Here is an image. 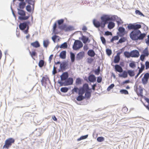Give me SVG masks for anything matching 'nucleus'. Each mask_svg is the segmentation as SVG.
Masks as SVG:
<instances>
[{"label":"nucleus","mask_w":149,"mask_h":149,"mask_svg":"<svg viewBox=\"0 0 149 149\" xmlns=\"http://www.w3.org/2000/svg\"><path fill=\"white\" fill-rule=\"evenodd\" d=\"M146 35L145 33H141L139 30H133L130 34V38L134 40H142Z\"/></svg>","instance_id":"nucleus-1"},{"label":"nucleus","mask_w":149,"mask_h":149,"mask_svg":"<svg viewBox=\"0 0 149 149\" xmlns=\"http://www.w3.org/2000/svg\"><path fill=\"white\" fill-rule=\"evenodd\" d=\"M18 14L19 15L18 17V19L21 20H26L28 19L30 17V15L26 16V12L20 9H18Z\"/></svg>","instance_id":"nucleus-2"},{"label":"nucleus","mask_w":149,"mask_h":149,"mask_svg":"<svg viewBox=\"0 0 149 149\" xmlns=\"http://www.w3.org/2000/svg\"><path fill=\"white\" fill-rule=\"evenodd\" d=\"M15 142V140L13 138H10L8 139L5 141V144L3 146V148L8 149Z\"/></svg>","instance_id":"nucleus-3"},{"label":"nucleus","mask_w":149,"mask_h":149,"mask_svg":"<svg viewBox=\"0 0 149 149\" xmlns=\"http://www.w3.org/2000/svg\"><path fill=\"white\" fill-rule=\"evenodd\" d=\"M102 25L105 26V24L108 23V21H112V16L110 17L108 15H104L101 17Z\"/></svg>","instance_id":"nucleus-4"},{"label":"nucleus","mask_w":149,"mask_h":149,"mask_svg":"<svg viewBox=\"0 0 149 149\" xmlns=\"http://www.w3.org/2000/svg\"><path fill=\"white\" fill-rule=\"evenodd\" d=\"M83 46V43L80 41L76 40H75L74 43L72 48L74 50H77L81 48Z\"/></svg>","instance_id":"nucleus-5"},{"label":"nucleus","mask_w":149,"mask_h":149,"mask_svg":"<svg viewBox=\"0 0 149 149\" xmlns=\"http://www.w3.org/2000/svg\"><path fill=\"white\" fill-rule=\"evenodd\" d=\"M141 26L140 24H137L136 23L130 24L127 26V28L129 30L133 29L134 30H139L140 29Z\"/></svg>","instance_id":"nucleus-6"},{"label":"nucleus","mask_w":149,"mask_h":149,"mask_svg":"<svg viewBox=\"0 0 149 149\" xmlns=\"http://www.w3.org/2000/svg\"><path fill=\"white\" fill-rule=\"evenodd\" d=\"M58 27L61 29L64 30L66 31H71L74 29L73 26H67L66 24L59 26Z\"/></svg>","instance_id":"nucleus-7"},{"label":"nucleus","mask_w":149,"mask_h":149,"mask_svg":"<svg viewBox=\"0 0 149 149\" xmlns=\"http://www.w3.org/2000/svg\"><path fill=\"white\" fill-rule=\"evenodd\" d=\"M90 90L91 89L89 88L88 84L85 83L83 85L82 87L79 88V91L81 92V93L84 94L85 91Z\"/></svg>","instance_id":"nucleus-8"},{"label":"nucleus","mask_w":149,"mask_h":149,"mask_svg":"<svg viewBox=\"0 0 149 149\" xmlns=\"http://www.w3.org/2000/svg\"><path fill=\"white\" fill-rule=\"evenodd\" d=\"M73 82V79L72 78H70L68 79L67 80L65 81L64 83H63L61 82H59V83L60 84L61 86H68L72 84Z\"/></svg>","instance_id":"nucleus-9"},{"label":"nucleus","mask_w":149,"mask_h":149,"mask_svg":"<svg viewBox=\"0 0 149 149\" xmlns=\"http://www.w3.org/2000/svg\"><path fill=\"white\" fill-rule=\"evenodd\" d=\"M112 21H116L118 26L122 24L123 23V22L121 19L116 15L112 16Z\"/></svg>","instance_id":"nucleus-10"},{"label":"nucleus","mask_w":149,"mask_h":149,"mask_svg":"<svg viewBox=\"0 0 149 149\" xmlns=\"http://www.w3.org/2000/svg\"><path fill=\"white\" fill-rule=\"evenodd\" d=\"M30 24V22L29 21H27L21 23L19 25V28L20 30H24Z\"/></svg>","instance_id":"nucleus-11"},{"label":"nucleus","mask_w":149,"mask_h":149,"mask_svg":"<svg viewBox=\"0 0 149 149\" xmlns=\"http://www.w3.org/2000/svg\"><path fill=\"white\" fill-rule=\"evenodd\" d=\"M149 78V74L148 73H146L144 77L142 79V82L143 84H146L148 83Z\"/></svg>","instance_id":"nucleus-12"},{"label":"nucleus","mask_w":149,"mask_h":149,"mask_svg":"<svg viewBox=\"0 0 149 149\" xmlns=\"http://www.w3.org/2000/svg\"><path fill=\"white\" fill-rule=\"evenodd\" d=\"M93 24L94 26L97 28H99L101 27L102 28H104V26L102 25V23L94 19L93 20Z\"/></svg>","instance_id":"nucleus-13"},{"label":"nucleus","mask_w":149,"mask_h":149,"mask_svg":"<svg viewBox=\"0 0 149 149\" xmlns=\"http://www.w3.org/2000/svg\"><path fill=\"white\" fill-rule=\"evenodd\" d=\"M132 57L137 58L139 56V52L136 50H133L131 52Z\"/></svg>","instance_id":"nucleus-14"},{"label":"nucleus","mask_w":149,"mask_h":149,"mask_svg":"<svg viewBox=\"0 0 149 149\" xmlns=\"http://www.w3.org/2000/svg\"><path fill=\"white\" fill-rule=\"evenodd\" d=\"M85 56V53L83 51H81L79 52L77 55L76 58L78 60L82 59Z\"/></svg>","instance_id":"nucleus-15"},{"label":"nucleus","mask_w":149,"mask_h":149,"mask_svg":"<svg viewBox=\"0 0 149 149\" xmlns=\"http://www.w3.org/2000/svg\"><path fill=\"white\" fill-rule=\"evenodd\" d=\"M68 77V74L67 72L63 73L61 76V81L66 80Z\"/></svg>","instance_id":"nucleus-16"},{"label":"nucleus","mask_w":149,"mask_h":149,"mask_svg":"<svg viewBox=\"0 0 149 149\" xmlns=\"http://www.w3.org/2000/svg\"><path fill=\"white\" fill-rule=\"evenodd\" d=\"M136 91L138 95L142 96L143 89L141 86H139V87L136 88Z\"/></svg>","instance_id":"nucleus-17"},{"label":"nucleus","mask_w":149,"mask_h":149,"mask_svg":"<svg viewBox=\"0 0 149 149\" xmlns=\"http://www.w3.org/2000/svg\"><path fill=\"white\" fill-rule=\"evenodd\" d=\"M78 94L79 95L76 98V100L77 101H81L85 99L84 96H83L84 93H81V92L79 91Z\"/></svg>","instance_id":"nucleus-18"},{"label":"nucleus","mask_w":149,"mask_h":149,"mask_svg":"<svg viewBox=\"0 0 149 149\" xmlns=\"http://www.w3.org/2000/svg\"><path fill=\"white\" fill-rule=\"evenodd\" d=\"M115 69L116 71L120 73L123 72V70L122 68L118 65H115Z\"/></svg>","instance_id":"nucleus-19"},{"label":"nucleus","mask_w":149,"mask_h":149,"mask_svg":"<svg viewBox=\"0 0 149 149\" xmlns=\"http://www.w3.org/2000/svg\"><path fill=\"white\" fill-rule=\"evenodd\" d=\"M88 79L90 82H93L96 81V78L93 74H91L89 76Z\"/></svg>","instance_id":"nucleus-20"},{"label":"nucleus","mask_w":149,"mask_h":149,"mask_svg":"<svg viewBox=\"0 0 149 149\" xmlns=\"http://www.w3.org/2000/svg\"><path fill=\"white\" fill-rule=\"evenodd\" d=\"M91 91H88L85 92V98L89 99L91 96Z\"/></svg>","instance_id":"nucleus-21"},{"label":"nucleus","mask_w":149,"mask_h":149,"mask_svg":"<svg viewBox=\"0 0 149 149\" xmlns=\"http://www.w3.org/2000/svg\"><path fill=\"white\" fill-rule=\"evenodd\" d=\"M120 53H118L115 56L114 61V62L115 63H118L119 62L120 60Z\"/></svg>","instance_id":"nucleus-22"},{"label":"nucleus","mask_w":149,"mask_h":149,"mask_svg":"<svg viewBox=\"0 0 149 149\" xmlns=\"http://www.w3.org/2000/svg\"><path fill=\"white\" fill-rule=\"evenodd\" d=\"M31 45L35 48H38L40 46V45L38 41H36L34 42H32L31 44Z\"/></svg>","instance_id":"nucleus-23"},{"label":"nucleus","mask_w":149,"mask_h":149,"mask_svg":"<svg viewBox=\"0 0 149 149\" xmlns=\"http://www.w3.org/2000/svg\"><path fill=\"white\" fill-rule=\"evenodd\" d=\"M127 72L124 71L122 74H118L119 77H122L124 78H126L127 77Z\"/></svg>","instance_id":"nucleus-24"},{"label":"nucleus","mask_w":149,"mask_h":149,"mask_svg":"<svg viewBox=\"0 0 149 149\" xmlns=\"http://www.w3.org/2000/svg\"><path fill=\"white\" fill-rule=\"evenodd\" d=\"M88 55L90 57H93L95 55V53L94 51L92 49L89 50L87 53Z\"/></svg>","instance_id":"nucleus-25"},{"label":"nucleus","mask_w":149,"mask_h":149,"mask_svg":"<svg viewBox=\"0 0 149 149\" xmlns=\"http://www.w3.org/2000/svg\"><path fill=\"white\" fill-rule=\"evenodd\" d=\"M66 52L65 51H63L61 52L59 55L60 58L63 59H65L66 58Z\"/></svg>","instance_id":"nucleus-26"},{"label":"nucleus","mask_w":149,"mask_h":149,"mask_svg":"<svg viewBox=\"0 0 149 149\" xmlns=\"http://www.w3.org/2000/svg\"><path fill=\"white\" fill-rule=\"evenodd\" d=\"M26 3L23 1V2H21L19 3V7L20 9H23L26 6Z\"/></svg>","instance_id":"nucleus-27"},{"label":"nucleus","mask_w":149,"mask_h":149,"mask_svg":"<svg viewBox=\"0 0 149 149\" xmlns=\"http://www.w3.org/2000/svg\"><path fill=\"white\" fill-rule=\"evenodd\" d=\"M115 23L112 22H110L109 23L108 25V27L109 29H113L115 26Z\"/></svg>","instance_id":"nucleus-28"},{"label":"nucleus","mask_w":149,"mask_h":149,"mask_svg":"<svg viewBox=\"0 0 149 149\" xmlns=\"http://www.w3.org/2000/svg\"><path fill=\"white\" fill-rule=\"evenodd\" d=\"M29 53L30 55L33 59L35 60L34 58V57L37 55V53L35 51L31 52L30 51V50H29Z\"/></svg>","instance_id":"nucleus-29"},{"label":"nucleus","mask_w":149,"mask_h":149,"mask_svg":"<svg viewBox=\"0 0 149 149\" xmlns=\"http://www.w3.org/2000/svg\"><path fill=\"white\" fill-rule=\"evenodd\" d=\"M127 73L130 77H133L135 75V72L134 70H127Z\"/></svg>","instance_id":"nucleus-30"},{"label":"nucleus","mask_w":149,"mask_h":149,"mask_svg":"<svg viewBox=\"0 0 149 149\" xmlns=\"http://www.w3.org/2000/svg\"><path fill=\"white\" fill-rule=\"evenodd\" d=\"M57 27V24L56 22L53 25V32L56 34H58V33L56 31V28Z\"/></svg>","instance_id":"nucleus-31"},{"label":"nucleus","mask_w":149,"mask_h":149,"mask_svg":"<svg viewBox=\"0 0 149 149\" xmlns=\"http://www.w3.org/2000/svg\"><path fill=\"white\" fill-rule=\"evenodd\" d=\"M125 29L123 27H120L118 29V31L120 33L123 35L125 34Z\"/></svg>","instance_id":"nucleus-32"},{"label":"nucleus","mask_w":149,"mask_h":149,"mask_svg":"<svg viewBox=\"0 0 149 149\" xmlns=\"http://www.w3.org/2000/svg\"><path fill=\"white\" fill-rule=\"evenodd\" d=\"M81 40L84 43L86 44L87 43L88 40V38L86 37V36H83L82 37Z\"/></svg>","instance_id":"nucleus-33"},{"label":"nucleus","mask_w":149,"mask_h":149,"mask_svg":"<svg viewBox=\"0 0 149 149\" xmlns=\"http://www.w3.org/2000/svg\"><path fill=\"white\" fill-rule=\"evenodd\" d=\"M124 54L127 58L131 57V52H129L127 51L125 52L124 53Z\"/></svg>","instance_id":"nucleus-34"},{"label":"nucleus","mask_w":149,"mask_h":149,"mask_svg":"<svg viewBox=\"0 0 149 149\" xmlns=\"http://www.w3.org/2000/svg\"><path fill=\"white\" fill-rule=\"evenodd\" d=\"M49 80V79L48 78H46L45 77H42L41 82V84L42 85H43L44 83H45L47 81Z\"/></svg>","instance_id":"nucleus-35"},{"label":"nucleus","mask_w":149,"mask_h":149,"mask_svg":"<svg viewBox=\"0 0 149 149\" xmlns=\"http://www.w3.org/2000/svg\"><path fill=\"white\" fill-rule=\"evenodd\" d=\"M143 55L146 56H148L149 55L148 49L147 48H145L143 51Z\"/></svg>","instance_id":"nucleus-36"},{"label":"nucleus","mask_w":149,"mask_h":149,"mask_svg":"<svg viewBox=\"0 0 149 149\" xmlns=\"http://www.w3.org/2000/svg\"><path fill=\"white\" fill-rule=\"evenodd\" d=\"M49 44V42L48 40H45L43 41V44L44 46L45 47H47Z\"/></svg>","instance_id":"nucleus-37"},{"label":"nucleus","mask_w":149,"mask_h":149,"mask_svg":"<svg viewBox=\"0 0 149 149\" xmlns=\"http://www.w3.org/2000/svg\"><path fill=\"white\" fill-rule=\"evenodd\" d=\"M141 67L140 68L139 67H138V68L139 69V71L142 73L143 70L144 69L145 65L142 63H141Z\"/></svg>","instance_id":"nucleus-38"},{"label":"nucleus","mask_w":149,"mask_h":149,"mask_svg":"<svg viewBox=\"0 0 149 149\" xmlns=\"http://www.w3.org/2000/svg\"><path fill=\"white\" fill-rule=\"evenodd\" d=\"M45 63L44 61L42 60H40L38 63V65L40 68L42 67L44 65Z\"/></svg>","instance_id":"nucleus-39"},{"label":"nucleus","mask_w":149,"mask_h":149,"mask_svg":"<svg viewBox=\"0 0 149 149\" xmlns=\"http://www.w3.org/2000/svg\"><path fill=\"white\" fill-rule=\"evenodd\" d=\"M129 65L130 67L133 69L134 68L136 67L135 62L134 61H132L130 63Z\"/></svg>","instance_id":"nucleus-40"},{"label":"nucleus","mask_w":149,"mask_h":149,"mask_svg":"<svg viewBox=\"0 0 149 149\" xmlns=\"http://www.w3.org/2000/svg\"><path fill=\"white\" fill-rule=\"evenodd\" d=\"M79 89L77 87H74L71 91L72 93V94H74V92L77 93L79 92Z\"/></svg>","instance_id":"nucleus-41"},{"label":"nucleus","mask_w":149,"mask_h":149,"mask_svg":"<svg viewBox=\"0 0 149 149\" xmlns=\"http://www.w3.org/2000/svg\"><path fill=\"white\" fill-rule=\"evenodd\" d=\"M60 90L61 92L63 93H66L68 90V88L67 87H62L61 88Z\"/></svg>","instance_id":"nucleus-42"},{"label":"nucleus","mask_w":149,"mask_h":149,"mask_svg":"<svg viewBox=\"0 0 149 149\" xmlns=\"http://www.w3.org/2000/svg\"><path fill=\"white\" fill-rule=\"evenodd\" d=\"M81 80L80 78H77L76 81V84L77 85H80L81 84Z\"/></svg>","instance_id":"nucleus-43"},{"label":"nucleus","mask_w":149,"mask_h":149,"mask_svg":"<svg viewBox=\"0 0 149 149\" xmlns=\"http://www.w3.org/2000/svg\"><path fill=\"white\" fill-rule=\"evenodd\" d=\"M70 58L72 62H74L75 60V55L72 52L70 53Z\"/></svg>","instance_id":"nucleus-44"},{"label":"nucleus","mask_w":149,"mask_h":149,"mask_svg":"<svg viewBox=\"0 0 149 149\" xmlns=\"http://www.w3.org/2000/svg\"><path fill=\"white\" fill-rule=\"evenodd\" d=\"M88 137V135L81 136L79 138L77 139L78 141H80L81 140L84 139H86Z\"/></svg>","instance_id":"nucleus-45"},{"label":"nucleus","mask_w":149,"mask_h":149,"mask_svg":"<svg viewBox=\"0 0 149 149\" xmlns=\"http://www.w3.org/2000/svg\"><path fill=\"white\" fill-rule=\"evenodd\" d=\"M120 93L122 94H124L125 95H127L128 94V91L125 89H122L120 91Z\"/></svg>","instance_id":"nucleus-46"},{"label":"nucleus","mask_w":149,"mask_h":149,"mask_svg":"<svg viewBox=\"0 0 149 149\" xmlns=\"http://www.w3.org/2000/svg\"><path fill=\"white\" fill-rule=\"evenodd\" d=\"M93 60V59L91 58H88L87 59V62L89 64L91 63Z\"/></svg>","instance_id":"nucleus-47"},{"label":"nucleus","mask_w":149,"mask_h":149,"mask_svg":"<svg viewBox=\"0 0 149 149\" xmlns=\"http://www.w3.org/2000/svg\"><path fill=\"white\" fill-rule=\"evenodd\" d=\"M64 22V20L63 19H61L57 20V22L58 24L59 25V26H60V25L63 24Z\"/></svg>","instance_id":"nucleus-48"},{"label":"nucleus","mask_w":149,"mask_h":149,"mask_svg":"<svg viewBox=\"0 0 149 149\" xmlns=\"http://www.w3.org/2000/svg\"><path fill=\"white\" fill-rule=\"evenodd\" d=\"M119 37L118 36L113 37L111 40V42H113L115 40H117L118 39Z\"/></svg>","instance_id":"nucleus-49"},{"label":"nucleus","mask_w":149,"mask_h":149,"mask_svg":"<svg viewBox=\"0 0 149 149\" xmlns=\"http://www.w3.org/2000/svg\"><path fill=\"white\" fill-rule=\"evenodd\" d=\"M97 140L99 142H101L104 140V138L102 136L99 137L97 138Z\"/></svg>","instance_id":"nucleus-50"},{"label":"nucleus","mask_w":149,"mask_h":149,"mask_svg":"<svg viewBox=\"0 0 149 149\" xmlns=\"http://www.w3.org/2000/svg\"><path fill=\"white\" fill-rule=\"evenodd\" d=\"M67 45L66 42H64L62 44L60 47L61 48H67Z\"/></svg>","instance_id":"nucleus-51"},{"label":"nucleus","mask_w":149,"mask_h":149,"mask_svg":"<svg viewBox=\"0 0 149 149\" xmlns=\"http://www.w3.org/2000/svg\"><path fill=\"white\" fill-rule=\"evenodd\" d=\"M135 13L136 14H138L142 16H144V15L138 10H136Z\"/></svg>","instance_id":"nucleus-52"},{"label":"nucleus","mask_w":149,"mask_h":149,"mask_svg":"<svg viewBox=\"0 0 149 149\" xmlns=\"http://www.w3.org/2000/svg\"><path fill=\"white\" fill-rule=\"evenodd\" d=\"M114 86V84H111L107 88V90L108 91L111 90L113 88Z\"/></svg>","instance_id":"nucleus-53"},{"label":"nucleus","mask_w":149,"mask_h":149,"mask_svg":"<svg viewBox=\"0 0 149 149\" xmlns=\"http://www.w3.org/2000/svg\"><path fill=\"white\" fill-rule=\"evenodd\" d=\"M26 9L27 11L29 12H31V6L30 5H27L26 7Z\"/></svg>","instance_id":"nucleus-54"},{"label":"nucleus","mask_w":149,"mask_h":149,"mask_svg":"<svg viewBox=\"0 0 149 149\" xmlns=\"http://www.w3.org/2000/svg\"><path fill=\"white\" fill-rule=\"evenodd\" d=\"M106 53L108 55L110 56L112 52L111 49H106Z\"/></svg>","instance_id":"nucleus-55"},{"label":"nucleus","mask_w":149,"mask_h":149,"mask_svg":"<svg viewBox=\"0 0 149 149\" xmlns=\"http://www.w3.org/2000/svg\"><path fill=\"white\" fill-rule=\"evenodd\" d=\"M146 69H148L149 68V62L147 61L145 63Z\"/></svg>","instance_id":"nucleus-56"},{"label":"nucleus","mask_w":149,"mask_h":149,"mask_svg":"<svg viewBox=\"0 0 149 149\" xmlns=\"http://www.w3.org/2000/svg\"><path fill=\"white\" fill-rule=\"evenodd\" d=\"M100 39L102 43L105 44L106 43V40L105 38L103 37L102 36L100 38Z\"/></svg>","instance_id":"nucleus-57"},{"label":"nucleus","mask_w":149,"mask_h":149,"mask_svg":"<svg viewBox=\"0 0 149 149\" xmlns=\"http://www.w3.org/2000/svg\"><path fill=\"white\" fill-rule=\"evenodd\" d=\"M102 80V77H97V81L98 83H100Z\"/></svg>","instance_id":"nucleus-58"},{"label":"nucleus","mask_w":149,"mask_h":149,"mask_svg":"<svg viewBox=\"0 0 149 149\" xmlns=\"http://www.w3.org/2000/svg\"><path fill=\"white\" fill-rule=\"evenodd\" d=\"M88 49V44H86L84 45L83 47V49L84 51H86Z\"/></svg>","instance_id":"nucleus-59"},{"label":"nucleus","mask_w":149,"mask_h":149,"mask_svg":"<svg viewBox=\"0 0 149 149\" xmlns=\"http://www.w3.org/2000/svg\"><path fill=\"white\" fill-rule=\"evenodd\" d=\"M125 39L124 38H121L119 39V42L121 43L125 42Z\"/></svg>","instance_id":"nucleus-60"},{"label":"nucleus","mask_w":149,"mask_h":149,"mask_svg":"<svg viewBox=\"0 0 149 149\" xmlns=\"http://www.w3.org/2000/svg\"><path fill=\"white\" fill-rule=\"evenodd\" d=\"M57 73L56 68L55 66H54L52 71V73L53 74H55Z\"/></svg>","instance_id":"nucleus-61"},{"label":"nucleus","mask_w":149,"mask_h":149,"mask_svg":"<svg viewBox=\"0 0 149 149\" xmlns=\"http://www.w3.org/2000/svg\"><path fill=\"white\" fill-rule=\"evenodd\" d=\"M145 56H146L143 54L141 55L140 57V58L141 60L142 61H143Z\"/></svg>","instance_id":"nucleus-62"},{"label":"nucleus","mask_w":149,"mask_h":149,"mask_svg":"<svg viewBox=\"0 0 149 149\" xmlns=\"http://www.w3.org/2000/svg\"><path fill=\"white\" fill-rule=\"evenodd\" d=\"M122 111L124 113H126L128 110L127 108L125 107H124L122 109Z\"/></svg>","instance_id":"nucleus-63"},{"label":"nucleus","mask_w":149,"mask_h":149,"mask_svg":"<svg viewBox=\"0 0 149 149\" xmlns=\"http://www.w3.org/2000/svg\"><path fill=\"white\" fill-rule=\"evenodd\" d=\"M148 39H146L145 40V41L146 43L148 45H149V35L148 36Z\"/></svg>","instance_id":"nucleus-64"}]
</instances>
